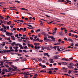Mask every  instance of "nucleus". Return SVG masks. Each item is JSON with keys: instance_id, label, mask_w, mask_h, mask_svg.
<instances>
[{"instance_id": "4", "label": "nucleus", "mask_w": 78, "mask_h": 78, "mask_svg": "<svg viewBox=\"0 0 78 78\" xmlns=\"http://www.w3.org/2000/svg\"><path fill=\"white\" fill-rule=\"evenodd\" d=\"M31 74H33V73H30V74H24V77L25 78H27L28 77V76L30 75H31Z\"/></svg>"}, {"instance_id": "15", "label": "nucleus", "mask_w": 78, "mask_h": 78, "mask_svg": "<svg viewBox=\"0 0 78 78\" xmlns=\"http://www.w3.org/2000/svg\"><path fill=\"white\" fill-rule=\"evenodd\" d=\"M58 2H66V1L64 0H60L58 1Z\"/></svg>"}, {"instance_id": "35", "label": "nucleus", "mask_w": 78, "mask_h": 78, "mask_svg": "<svg viewBox=\"0 0 78 78\" xmlns=\"http://www.w3.org/2000/svg\"><path fill=\"white\" fill-rule=\"evenodd\" d=\"M46 34V33L44 32H42L41 33V34H42V35H44V36H45Z\"/></svg>"}, {"instance_id": "11", "label": "nucleus", "mask_w": 78, "mask_h": 78, "mask_svg": "<svg viewBox=\"0 0 78 78\" xmlns=\"http://www.w3.org/2000/svg\"><path fill=\"white\" fill-rule=\"evenodd\" d=\"M67 2H66H66H64L65 4H67L69 3V2H70V3H71V2L70 1H69V0H66Z\"/></svg>"}, {"instance_id": "5", "label": "nucleus", "mask_w": 78, "mask_h": 78, "mask_svg": "<svg viewBox=\"0 0 78 78\" xmlns=\"http://www.w3.org/2000/svg\"><path fill=\"white\" fill-rule=\"evenodd\" d=\"M60 57V56L59 55H55L54 56V58L55 59H58V58Z\"/></svg>"}, {"instance_id": "51", "label": "nucleus", "mask_w": 78, "mask_h": 78, "mask_svg": "<svg viewBox=\"0 0 78 78\" xmlns=\"http://www.w3.org/2000/svg\"><path fill=\"white\" fill-rule=\"evenodd\" d=\"M49 61H53V59H51V58H50L49 59Z\"/></svg>"}, {"instance_id": "21", "label": "nucleus", "mask_w": 78, "mask_h": 78, "mask_svg": "<svg viewBox=\"0 0 78 78\" xmlns=\"http://www.w3.org/2000/svg\"><path fill=\"white\" fill-rule=\"evenodd\" d=\"M18 21H19V22H22V23H24V22H25V21L23 20H18Z\"/></svg>"}, {"instance_id": "63", "label": "nucleus", "mask_w": 78, "mask_h": 78, "mask_svg": "<svg viewBox=\"0 0 78 78\" xmlns=\"http://www.w3.org/2000/svg\"><path fill=\"white\" fill-rule=\"evenodd\" d=\"M5 73L4 72H2V73H1V75H4V74H5Z\"/></svg>"}, {"instance_id": "22", "label": "nucleus", "mask_w": 78, "mask_h": 78, "mask_svg": "<svg viewBox=\"0 0 78 78\" xmlns=\"http://www.w3.org/2000/svg\"><path fill=\"white\" fill-rule=\"evenodd\" d=\"M16 44V42H13L11 44L12 46H14V45Z\"/></svg>"}, {"instance_id": "9", "label": "nucleus", "mask_w": 78, "mask_h": 78, "mask_svg": "<svg viewBox=\"0 0 78 78\" xmlns=\"http://www.w3.org/2000/svg\"><path fill=\"white\" fill-rule=\"evenodd\" d=\"M29 70L30 69H31V68H25L23 69H22V70H25L26 69Z\"/></svg>"}, {"instance_id": "25", "label": "nucleus", "mask_w": 78, "mask_h": 78, "mask_svg": "<svg viewBox=\"0 0 78 78\" xmlns=\"http://www.w3.org/2000/svg\"><path fill=\"white\" fill-rule=\"evenodd\" d=\"M43 59H44V60H45L46 61L47 60V58L46 57H44L43 58Z\"/></svg>"}, {"instance_id": "23", "label": "nucleus", "mask_w": 78, "mask_h": 78, "mask_svg": "<svg viewBox=\"0 0 78 78\" xmlns=\"http://www.w3.org/2000/svg\"><path fill=\"white\" fill-rule=\"evenodd\" d=\"M39 21L40 22H41L40 25H42V26L43 25V22L41 21L40 20H39Z\"/></svg>"}, {"instance_id": "20", "label": "nucleus", "mask_w": 78, "mask_h": 78, "mask_svg": "<svg viewBox=\"0 0 78 78\" xmlns=\"http://www.w3.org/2000/svg\"><path fill=\"white\" fill-rule=\"evenodd\" d=\"M12 22L11 21H9V22H7V25H11V23Z\"/></svg>"}, {"instance_id": "7", "label": "nucleus", "mask_w": 78, "mask_h": 78, "mask_svg": "<svg viewBox=\"0 0 78 78\" xmlns=\"http://www.w3.org/2000/svg\"><path fill=\"white\" fill-rule=\"evenodd\" d=\"M62 64L63 66H66L67 64V63L66 62H62Z\"/></svg>"}, {"instance_id": "64", "label": "nucleus", "mask_w": 78, "mask_h": 78, "mask_svg": "<svg viewBox=\"0 0 78 78\" xmlns=\"http://www.w3.org/2000/svg\"><path fill=\"white\" fill-rule=\"evenodd\" d=\"M53 48L55 49V50H56V46L54 47Z\"/></svg>"}, {"instance_id": "49", "label": "nucleus", "mask_w": 78, "mask_h": 78, "mask_svg": "<svg viewBox=\"0 0 78 78\" xmlns=\"http://www.w3.org/2000/svg\"><path fill=\"white\" fill-rule=\"evenodd\" d=\"M6 28L7 30H9V26H7Z\"/></svg>"}, {"instance_id": "56", "label": "nucleus", "mask_w": 78, "mask_h": 78, "mask_svg": "<svg viewBox=\"0 0 78 78\" xmlns=\"http://www.w3.org/2000/svg\"><path fill=\"white\" fill-rule=\"evenodd\" d=\"M9 64H10V65H11V64H12V62H9Z\"/></svg>"}, {"instance_id": "33", "label": "nucleus", "mask_w": 78, "mask_h": 78, "mask_svg": "<svg viewBox=\"0 0 78 78\" xmlns=\"http://www.w3.org/2000/svg\"><path fill=\"white\" fill-rule=\"evenodd\" d=\"M68 41H70L71 42H73V40H72L70 38H69L68 39Z\"/></svg>"}, {"instance_id": "30", "label": "nucleus", "mask_w": 78, "mask_h": 78, "mask_svg": "<svg viewBox=\"0 0 78 78\" xmlns=\"http://www.w3.org/2000/svg\"><path fill=\"white\" fill-rule=\"evenodd\" d=\"M46 73H48L49 74H51L52 73H54V74H55V73H52V72H47Z\"/></svg>"}, {"instance_id": "16", "label": "nucleus", "mask_w": 78, "mask_h": 78, "mask_svg": "<svg viewBox=\"0 0 78 78\" xmlns=\"http://www.w3.org/2000/svg\"><path fill=\"white\" fill-rule=\"evenodd\" d=\"M20 9L21 10L22 9V10H24V11H28V10L24 8H20Z\"/></svg>"}, {"instance_id": "26", "label": "nucleus", "mask_w": 78, "mask_h": 78, "mask_svg": "<svg viewBox=\"0 0 78 78\" xmlns=\"http://www.w3.org/2000/svg\"><path fill=\"white\" fill-rule=\"evenodd\" d=\"M2 46H5V42H3L2 43V44H1Z\"/></svg>"}, {"instance_id": "45", "label": "nucleus", "mask_w": 78, "mask_h": 78, "mask_svg": "<svg viewBox=\"0 0 78 78\" xmlns=\"http://www.w3.org/2000/svg\"><path fill=\"white\" fill-rule=\"evenodd\" d=\"M38 61L40 62H41V61H42V58H40L38 60Z\"/></svg>"}, {"instance_id": "12", "label": "nucleus", "mask_w": 78, "mask_h": 78, "mask_svg": "<svg viewBox=\"0 0 78 78\" xmlns=\"http://www.w3.org/2000/svg\"><path fill=\"white\" fill-rule=\"evenodd\" d=\"M66 49L64 48V49H61H61H59V48H57V50L58 51H63V50H65Z\"/></svg>"}, {"instance_id": "13", "label": "nucleus", "mask_w": 78, "mask_h": 78, "mask_svg": "<svg viewBox=\"0 0 78 78\" xmlns=\"http://www.w3.org/2000/svg\"><path fill=\"white\" fill-rule=\"evenodd\" d=\"M21 39H26V40H27V39H29V38L28 37H21Z\"/></svg>"}, {"instance_id": "61", "label": "nucleus", "mask_w": 78, "mask_h": 78, "mask_svg": "<svg viewBox=\"0 0 78 78\" xmlns=\"http://www.w3.org/2000/svg\"><path fill=\"white\" fill-rule=\"evenodd\" d=\"M26 30H27V29H26V28H24L23 31H26Z\"/></svg>"}, {"instance_id": "2", "label": "nucleus", "mask_w": 78, "mask_h": 78, "mask_svg": "<svg viewBox=\"0 0 78 78\" xmlns=\"http://www.w3.org/2000/svg\"><path fill=\"white\" fill-rule=\"evenodd\" d=\"M69 66H68V68L69 69H73L74 68L73 66H74V64L73 63H71L69 64Z\"/></svg>"}, {"instance_id": "46", "label": "nucleus", "mask_w": 78, "mask_h": 78, "mask_svg": "<svg viewBox=\"0 0 78 78\" xmlns=\"http://www.w3.org/2000/svg\"><path fill=\"white\" fill-rule=\"evenodd\" d=\"M2 61L4 62H5V61H8V60H6V59L2 60Z\"/></svg>"}, {"instance_id": "55", "label": "nucleus", "mask_w": 78, "mask_h": 78, "mask_svg": "<svg viewBox=\"0 0 78 78\" xmlns=\"http://www.w3.org/2000/svg\"><path fill=\"white\" fill-rule=\"evenodd\" d=\"M54 69L55 70H58V69L57 68H55Z\"/></svg>"}, {"instance_id": "62", "label": "nucleus", "mask_w": 78, "mask_h": 78, "mask_svg": "<svg viewBox=\"0 0 78 78\" xmlns=\"http://www.w3.org/2000/svg\"><path fill=\"white\" fill-rule=\"evenodd\" d=\"M69 31V32H75V31L74 30H70Z\"/></svg>"}, {"instance_id": "43", "label": "nucleus", "mask_w": 78, "mask_h": 78, "mask_svg": "<svg viewBox=\"0 0 78 78\" xmlns=\"http://www.w3.org/2000/svg\"><path fill=\"white\" fill-rule=\"evenodd\" d=\"M72 73V71H70L69 70L68 71V73L69 74H70V73Z\"/></svg>"}, {"instance_id": "57", "label": "nucleus", "mask_w": 78, "mask_h": 78, "mask_svg": "<svg viewBox=\"0 0 78 78\" xmlns=\"http://www.w3.org/2000/svg\"><path fill=\"white\" fill-rule=\"evenodd\" d=\"M69 36H72V34L71 33H69Z\"/></svg>"}, {"instance_id": "34", "label": "nucleus", "mask_w": 78, "mask_h": 78, "mask_svg": "<svg viewBox=\"0 0 78 78\" xmlns=\"http://www.w3.org/2000/svg\"><path fill=\"white\" fill-rule=\"evenodd\" d=\"M70 51V50H65L61 52L62 53V52H64L65 51Z\"/></svg>"}, {"instance_id": "58", "label": "nucleus", "mask_w": 78, "mask_h": 78, "mask_svg": "<svg viewBox=\"0 0 78 78\" xmlns=\"http://www.w3.org/2000/svg\"><path fill=\"white\" fill-rule=\"evenodd\" d=\"M10 51H14V50L13 49H10Z\"/></svg>"}, {"instance_id": "40", "label": "nucleus", "mask_w": 78, "mask_h": 78, "mask_svg": "<svg viewBox=\"0 0 78 78\" xmlns=\"http://www.w3.org/2000/svg\"><path fill=\"white\" fill-rule=\"evenodd\" d=\"M0 36L1 37H5V36L4 35H0Z\"/></svg>"}, {"instance_id": "52", "label": "nucleus", "mask_w": 78, "mask_h": 78, "mask_svg": "<svg viewBox=\"0 0 78 78\" xmlns=\"http://www.w3.org/2000/svg\"><path fill=\"white\" fill-rule=\"evenodd\" d=\"M19 45V43H18L17 44H15V45L16 46H18V45Z\"/></svg>"}, {"instance_id": "3", "label": "nucleus", "mask_w": 78, "mask_h": 78, "mask_svg": "<svg viewBox=\"0 0 78 78\" xmlns=\"http://www.w3.org/2000/svg\"><path fill=\"white\" fill-rule=\"evenodd\" d=\"M53 48V46L51 45H49L48 47H46V49L48 50H51V49Z\"/></svg>"}, {"instance_id": "37", "label": "nucleus", "mask_w": 78, "mask_h": 78, "mask_svg": "<svg viewBox=\"0 0 78 78\" xmlns=\"http://www.w3.org/2000/svg\"><path fill=\"white\" fill-rule=\"evenodd\" d=\"M39 31H41L40 29H38L36 31V33H37V32H39Z\"/></svg>"}, {"instance_id": "54", "label": "nucleus", "mask_w": 78, "mask_h": 78, "mask_svg": "<svg viewBox=\"0 0 78 78\" xmlns=\"http://www.w3.org/2000/svg\"><path fill=\"white\" fill-rule=\"evenodd\" d=\"M19 46L20 47H22V44H20V43H19Z\"/></svg>"}, {"instance_id": "47", "label": "nucleus", "mask_w": 78, "mask_h": 78, "mask_svg": "<svg viewBox=\"0 0 78 78\" xmlns=\"http://www.w3.org/2000/svg\"><path fill=\"white\" fill-rule=\"evenodd\" d=\"M22 74H27V72H23V73H22Z\"/></svg>"}, {"instance_id": "1", "label": "nucleus", "mask_w": 78, "mask_h": 78, "mask_svg": "<svg viewBox=\"0 0 78 78\" xmlns=\"http://www.w3.org/2000/svg\"><path fill=\"white\" fill-rule=\"evenodd\" d=\"M13 67H13L14 69L12 68H9V71H12V72H13V71H15L16 72H19L20 71V70L19 69H17V67L16 66H13Z\"/></svg>"}, {"instance_id": "36", "label": "nucleus", "mask_w": 78, "mask_h": 78, "mask_svg": "<svg viewBox=\"0 0 78 78\" xmlns=\"http://www.w3.org/2000/svg\"><path fill=\"white\" fill-rule=\"evenodd\" d=\"M0 19H4V17L0 15Z\"/></svg>"}, {"instance_id": "60", "label": "nucleus", "mask_w": 78, "mask_h": 78, "mask_svg": "<svg viewBox=\"0 0 78 78\" xmlns=\"http://www.w3.org/2000/svg\"><path fill=\"white\" fill-rule=\"evenodd\" d=\"M56 31H54V32H53L52 34H53V35H54V34H55L56 33Z\"/></svg>"}, {"instance_id": "48", "label": "nucleus", "mask_w": 78, "mask_h": 78, "mask_svg": "<svg viewBox=\"0 0 78 78\" xmlns=\"http://www.w3.org/2000/svg\"><path fill=\"white\" fill-rule=\"evenodd\" d=\"M31 45H32V44H27L28 47H31Z\"/></svg>"}, {"instance_id": "29", "label": "nucleus", "mask_w": 78, "mask_h": 78, "mask_svg": "<svg viewBox=\"0 0 78 78\" xmlns=\"http://www.w3.org/2000/svg\"><path fill=\"white\" fill-rule=\"evenodd\" d=\"M61 44V43H55L54 44L55 45H59V44Z\"/></svg>"}, {"instance_id": "42", "label": "nucleus", "mask_w": 78, "mask_h": 78, "mask_svg": "<svg viewBox=\"0 0 78 78\" xmlns=\"http://www.w3.org/2000/svg\"><path fill=\"white\" fill-rule=\"evenodd\" d=\"M18 41H19V42H22V41L23 40L22 39H18Z\"/></svg>"}, {"instance_id": "17", "label": "nucleus", "mask_w": 78, "mask_h": 78, "mask_svg": "<svg viewBox=\"0 0 78 78\" xmlns=\"http://www.w3.org/2000/svg\"><path fill=\"white\" fill-rule=\"evenodd\" d=\"M25 61H27V59L26 58H23L21 60V62H24Z\"/></svg>"}, {"instance_id": "41", "label": "nucleus", "mask_w": 78, "mask_h": 78, "mask_svg": "<svg viewBox=\"0 0 78 78\" xmlns=\"http://www.w3.org/2000/svg\"><path fill=\"white\" fill-rule=\"evenodd\" d=\"M38 43H35L34 44V45H36V46H37V45H38Z\"/></svg>"}, {"instance_id": "10", "label": "nucleus", "mask_w": 78, "mask_h": 78, "mask_svg": "<svg viewBox=\"0 0 78 78\" xmlns=\"http://www.w3.org/2000/svg\"><path fill=\"white\" fill-rule=\"evenodd\" d=\"M58 34L60 36H63V31H62L60 32H59Z\"/></svg>"}, {"instance_id": "8", "label": "nucleus", "mask_w": 78, "mask_h": 78, "mask_svg": "<svg viewBox=\"0 0 78 78\" xmlns=\"http://www.w3.org/2000/svg\"><path fill=\"white\" fill-rule=\"evenodd\" d=\"M44 56H47L48 57H49L50 56V55H48V53H44Z\"/></svg>"}, {"instance_id": "6", "label": "nucleus", "mask_w": 78, "mask_h": 78, "mask_svg": "<svg viewBox=\"0 0 78 78\" xmlns=\"http://www.w3.org/2000/svg\"><path fill=\"white\" fill-rule=\"evenodd\" d=\"M44 41H47V42L48 41H49V39H47V37H46V36H44Z\"/></svg>"}, {"instance_id": "53", "label": "nucleus", "mask_w": 78, "mask_h": 78, "mask_svg": "<svg viewBox=\"0 0 78 78\" xmlns=\"http://www.w3.org/2000/svg\"><path fill=\"white\" fill-rule=\"evenodd\" d=\"M25 49H27L28 48V47L27 46H26L24 47Z\"/></svg>"}, {"instance_id": "31", "label": "nucleus", "mask_w": 78, "mask_h": 78, "mask_svg": "<svg viewBox=\"0 0 78 78\" xmlns=\"http://www.w3.org/2000/svg\"><path fill=\"white\" fill-rule=\"evenodd\" d=\"M51 39L53 41H55V38L53 37V36L52 37Z\"/></svg>"}, {"instance_id": "27", "label": "nucleus", "mask_w": 78, "mask_h": 78, "mask_svg": "<svg viewBox=\"0 0 78 78\" xmlns=\"http://www.w3.org/2000/svg\"><path fill=\"white\" fill-rule=\"evenodd\" d=\"M40 72H42L43 73H47V72H46V71L44 70H41L40 71Z\"/></svg>"}, {"instance_id": "19", "label": "nucleus", "mask_w": 78, "mask_h": 78, "mask_svg": "<svg viewBox=\"0 0 78 78\" xmlns=\"http://www.w3.org/2000/svg\"><path fill=\"white\" fill-rule=\"evenodd\" d=\"M6 8H3V12H6V9H7Z\"/></svg>"}, {"instance_id": "44", "label": "nucleus", "mask_w": 78, "mask_h": 78, "mask_svg": "<svg viewBox=\"0 0 78 78\" xmlns=\"http://www.w3.org/2000/svg\"><path fill=\"white\" fill-rule=\"evenodd\" d=\"M11 54L12 55H17V53H11Z\"/></svg>"}, {"instance_id": "24", "label": "nucleus", "mask_w": 78, "mask_h": 78, "mask_svg": "<svg viewBox=\"0 0 78 78\" xmlns=\"http://www.w3.org/2000/svg\"><path fill=\"white\" fill-rule=\"evenodd\" d=\"M54 23V22L53 21H51V22H49V23L48 22L47 23H48V24H51V23L54 24L55 23Z\"/></svg>"}, {"instance_id": "50", "label": "nucleus", "mask_w": 78, "mask_h": 78, "mask_svg": "<svg viewBox=\"0 0 78 78\" xmlns=\"http://www.w3.org/2000/svg\"><path fill=\"white\" fill-rule=\"evenodd\" d=\"M26 42H27V44H29L30 43V41H26Z\"/></svg>"}, {"instance_id": "14", "label": "nucleus", "mask_w": 78, "mask_h": 78, "mask_svg": "<svg viewBox=\"0 0 78 78\" xmlns=\"http://www.w3.org/2000/svg\"><path fill=\"white\" fill-rule=\"evenodd\" d=\"M6 17L7 18H4V20H8V19H11V17H10L8 16H6Z\"/></svg>"}, {"instance_id": "59", "label": "nucleus", "mask_w": 78, "mask_h": 78, "mask_svg": "<svg viewBox=\"0 0 78 78\" xmlns=\"http://www.w3.org/2000/svg\"><path fill=\"white\" fill-rule=\"evenodd\" d=\"M38 76V75H37V74H34V76Z\"/></svg>"}, {"instance_id": "39", "label": "nucleus", "mask_w": 78, "mask_h": 78, "mask_svg": "<svg viewBox=\"0 0 78 78\" xmlns=\"http://www.w3.org/2000/svg\"><path fill=\"white\" fill-rule=\"evenodd\" d=\"M0 22L1 23H5V22H6L5 21H2V20L0 21Z\"/></svg>"}, {"instance_id": "18", "label": "nucleus", "mask_w": 78, "mask_h": 78, "mask_svg": "<svg viewBox=\"0 0 78 78\" xmlns=\"http://www.w3.org/2000/svg\"><path fill=\"white\" fill-rule=\"evenodd\" d=\"M6 34L7 36H10V33L8 32H6Z\"/></svg>"}, {"instance_id": "38", "label": "nucleus", "mask_w": 78, "mask_h": 78, "mask_svg": "<svg viewBox=\"0 0 78 78\" xmlns=\"http://www.w3.org/2000/svg\"><path fill=\"white\" fill-rule=\"evenodd\" d=\"M62 40L61 39H59L58 40V43H61V42H62Z\"/></svg>"}, {"instance_id": "28", "label": "nucleus", "mask_w": 78, "mask_h": 78, "mask_svg": "<svg viewBox=\"0 0 78 78\" xmlns=\"http://www.w3.org/2000/svg\"><path fill=\"white\" fill-rule=\"evenodd\" d=\"M62 60L63 61H69V60L65 58H62Z\"/></svg>"}, {"instance_id": "32", "label": "nucleus", "mask_w": 78, "mask_h": 78, "mask_svg": "<svg viewBox=\"0 0 78 78\" xmlns=\"http://www.w3.org/2000/svg\"><path fill=\"white\" fill-rule=\"evenodd\" d=\"M41 67H42V68H44L45 69L46 68V66H45V65H42L41 66Z\"/></svg>"}]
</instances>
